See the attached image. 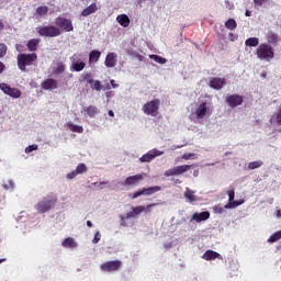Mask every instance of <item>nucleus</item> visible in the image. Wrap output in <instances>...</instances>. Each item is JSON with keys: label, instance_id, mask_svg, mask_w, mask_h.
Wrapping results in <instances>:
<instances>
[{"label": "nucleus", "instance_id": "obj_4", "mask_svg": "<svg viewBox=\"0 0 281 281\" xmlns=\"http://www.w3.org/2000/svg\"><path fill=\"white\" fill-rule=\"evenodd\" d=\"M159 106H160V100L154 99L145 103L143 105L142 111L144 112L145 115L156 117V115H158Z\"/></svg>", "mask_w": 281, "mask_h": 281}, {"label": "nucleus", "instance_id": "obj_19", "mask_svg": "<svg viewBox=\"0 0 281 281\" xmlns=\"http://www.w3.org/2000/svg\"><path fill=\"white\" fill-rule=\"evenodd\" d=\"M41 87H42L44 90H46V91H48V90H55V89H57V81H56V79H54V78H48V79H45V80L43 81V83H41Z\"/></svg>", "mask_w": 281, "mask_h": 281}, {"label": "nucleus", "instance_id": "obj_44", "mask_svg": "<svg viewBox=\"0 0 281 281\" xmlns=\"http://www.w3.org/2000/svg\"><path fill=\"white\" fill-rule=\"evenodd\" d=\"M100 238H102V235L100 234L99 231H97L94 234V238L92 240L93 245H98V243L100 241Z\"/></svg>", "mask_w": 281, "mask_h": 281}, {"label": "nucleus", "instance_id": "obj_45", "mask_svg": "<svg viewBox=\"0 0 281 281\" xmlns=\"http://www.w3.org/2000/svg\"><path fill=\"white\" fill-rule=\"evenodd\" d=\"M255 7L260 8L267 3V0H254Z\"/></svg>", "mask_w": 281, "mask_h": 281}, {"label": "nucleus", "instance_id": "obj_39", "mask_svg": "<svg viewBox=\"0 0 281 281\" xmlns=\"http://www.w3.org/2000/svg\"><path fill=\"white\" fill-rule=\"evenodd\" d=\"M226 209V205L223 206V204H216L213 206V212H215V214H223Z\"/></svg>", "mask_w": 281, "mask_h": 281}, {"label": "nucleus", "instance_id": "obj_40", "mask_svg": "<svg viewBox=\"0 0 281 281\" xmlns=\"http://www.w3.org/2000/svg\"><path fill=\"white\" fill-rule=\"evenodd\" d=\"M150 58L160 65H165L167 61V59L165 57H160L159 55H151Z\"/></svg>", "mask_w": 281, "mask_h": 281}, {"label": "nucleus", "instance_id": "obj_43", "mask_svg": "<svg viewBox=\"0 0 281 281\" xmlns=\"http://www.w3.org/2000/svg\"><path fill=\"white\" fill-rule=\"evenodd\" d=\"M38 149V146L36 144H33V145H29L26 148H25V153L30 154V153H33L35 150Z\"/></svg>", "mask_w": 281, "mask_h": 281}, {"label": "nucleus", "instance_id": "obj_7", "mask_svg": "<svg viewBox=\"0 0 281 281\" xmlns=\"http://www.w3.org/2000/svg\"><path fill=\"white\" fill-rule=\"evenodd\" d=\"M160 191H161V187H159V186L143 188V189H139L138 191L134 192L132 194V199H137V198H140L143 195L150 196V195H153L155 193H158Z\"/></svg>", "mask_w": 281, "mask_h": 281}, {"label": "nucleus", "instance_id": "obj_57", "mask_svg": "<svg viewBox=\"0 0 281 281\" xmlns=\"http://www.w3.org/2000/svg\"><path fill=\"white\" fill-rule=\"evenodd\" d=\"M246 16H251V11L247 10L246 11Z\"/></svg>", "mask_w": 281, "mask_h": 281}, {"label": "nucleus", "instance_id": "obj_23", "mask_svg": "<svg viewBox=\"0 0 281 281\" xmlns=\"http://www.w3.org/2000/svg\"><path fill=\"white\" fill-rule=\"evenodd\" d=\"M38 44H41V38H32L26 43L29 52H37Z\"/></svg>", "mask_w": 281, "mask_h": 281}, {"label": "nucleus", "instance_id": "obj_58", "mask_svg": "<svg viewBox=\"0 0 281 281\" xmlns=\"http://www.w3.org/2000/svg\"><path fill=\"white\" fill-rule=\"evenodd\" d=\"M261 77H262V78H266V77H267V71H262V72H261Z\"/></svg>", "mask_w": 281, "mask_h": 281}, {"label": "nucleus", "instance_id": "obj_51", "mask_svg": "<svg viewBox=\"0 0 281 281\" xmlns=\"http://www.w3.org/2000/svg\"><path fill=\"white\" fill-rule=\"evenodd\" d=\"M5 70V65L0 61V75L3 74Z\"/></svg>", "mask_w": 281, "mask_h": 281}, {"label": "nucleus", "instance_id": "obj_60", "mask_svg": "<svg viewBox=\"0 0 281 281\" xmlns=\"http://www.w3.org/2000/svg\"><path fill=\"white\" fill-rule=\"evenodd\" d=\"M5 260H7L5 258L0 259V265L5 262Z\"/></svg>", "mask_w": 281, "mask_h": 281}, {"label": "nucleus", "instance_id": "obj_6", "mask_svg": "<svg viewBox=\"0 0 281 281\" xmlns=\"http://www.w3.org/2000/svg\"><path fill=\"white\" fill-rule=\"evenodd\" d=\"M56 25L58 30H61L63 32H74L75 27L72 24V21L67 18L58 16L56 18Z\"/></svg>", "mask_w": 281, "mask_h": 281}, {"label": "nucleus", "instance_id": "obj_21", "mask_svg": "<svg viewBox=\"0 0 281 281\" xmlns=\"http://www.w3.org/2000/svg\"><path fill=\"white\" fill-rule=\"evenodd\" d=\"M105 67L113 68L116 66V54L115 53H108L105 57Z\"/></svg>", "mask_w": 281, "mask_h": 281}, {"label": "nucleus", "instance_id": "obj_2", "mask_svg": "<svg viewBox=\"0 0 281 281\" xmlns=\"http://www.w3.org/2000/svg\"><path fill=\"white\" fill-rule=\"evenodd\" d=\"M256 56L260 60L271 61L276 56V53L271 45L267 43H261L259 47L256 48Z\"/></svg>", "mask_w": 281, "mask_h": 281}, {"label": "nucleus", "instance_id": "obj_9", "mask_svg": "<svg viewBox=\"0 0 281 281\" xmlns=\"http://www.w3.org/2000/svg\"><path fill=\"white\" fill-rule=\"evenodd\" d=\"M143 180H144V175H142V173L133 175V176L127 177L121 183V186H123L125 188L137 187Z\"/></svg>", "mask_w": 281, "mask_h": 281}, {"label": "nucleus", "instance_id": "obj_30", "mask_svg": "<svg viewBox=\"0 0 281 281\" xmlns=\"http://www.w3.org/2000/svg\"><path fill=\"white\" fill-rule=\"evenodd\" d=\"M66 126L70 130L71 133H83L85 128L81 125H76L74 123H67Z\"/></svg>", "mask_w": 281, "mask_h": 281}, {"label": "nucleus", "instance_id": "obj_27", "mask_svg": "<svg viewBox=\"0 0 281 281\" xmlns=\"http://www.w3.org/2000/svg\"><path fill=\"white\" fill-rule=\"evenodd\" d=\"M100 56H102L101 52H99L97 49L90 50V53H89V64L98 63L99 59H100Z\"/></svg>", "mask_w": 281, "mask_h": 281}, {"label": "nucleus", "instance_id": "obj_16", "mask_svg": "<svg viewBox=\"0 0 281 281\" xmlns=\"http://www.w3.org/2000/svg\"><path fill=\"white\" fill-rule=\"evenodd\" d=\"M226 194H228V204H225V209H236L241 204V202L234 201L235 200L234 189H229L228 191H226Z\"/></svg>", "mask_w": 281, "mask_h": 281}, {"label": "nucleus", "instance_id": "obj_41", "mask_svg": "<svg viewBox=\"0 0 281 281\" xmlns=\"http://www.w3.org/2000/svg\"><path fill=\"white\" fill-rule=\"evenodd\" d=\"M75 171L78 172L79 175L87 172V165L85 164L78 165Z\"/></svg>", "mask_w": 281, "mask_h": 281}, {"label": "nucleus", "instance_id": "obj_50", "mask_svg": "<svg viewBox=\"0 0 281 281\" xmlns=\"http://www.w3.org/2000/svg\"><path fill=\"white\" fill-rule=\"evenodd\" d=\"M193 156H194V154H184V155L181 156V158L184 159V160H189Z\"/></svg>", "mask_w": 281, "mask_h": 281}, {"label": "nucleus", "instance_id": "obj_59", "mask_svg": "<svg viewBox=\"0 0 281 281\" xmlns=\"http://www.w3.org/2000/svg\"><path fill=\"white\" fill-rule=\"evenodd\" d=\"M115 80H111L112 87L115 88L117 85H114Z\"/></svg>", "mask_w": 281, "mask_h": 281}, {"label": "nucleus", "instance_id": "obj_13", "mask_svg": "<svg viewBox=\"0 0 281 281\" xmlns=\"http://www.w3.org/2000/svg\"><path fill=\"white\" fill-rule=\"evenodd\" d=\"M164 151H160L159 149H151L147 154H144L142 158H139V162L142 164H149L153 161L156 157H160L164 155Z\"/></svg>", "mask_w": 281, "mask_h": 281}, {"label": "nucleus", "instance_id": "obj_1", "mask_svg": "<svg viewBox=\"0 0 281 281\" xmlns=\"http://www.w3.org/2000/svg\"><path fill=\"white\" fill-rule=\"evenodd\" d=\"M37 58L36 53H20L18 55V67L20 71L25 72L26 67L36 66Z\"/></svg>", "mask_w": 281, "mask_h": 281}, {"label": "nucleus", "instance_id": "obj_24", "mask_svg": "<svg viewBox=\"0 0 281 281\" xmlns=\"http://www.w3.org/2000/svg\"><path fill=\"white\" fill-rule=\"evenodd\" d=\"M158 204L154 203V204H148L147 206L144 205H138V206H132V212L134 214H136V216L138 214H142L144 211L148 210V209H153L155 206H157Z\"/></svg>", "mask_w": 281, "mask_h": 281}, {"label": "nucleus", "instance_id": "obj_3", "mask_svg": "<svg viewBox=\"0 0 281 281\" xmlns=\"http://www.w3.org/2000/svg\"><path fill=\"white\" fill-rule=\"evenodd\" d=\"M57 203V198L55 195H46L37 204H35V210L40 214L47 213L52 207H54Z\"/></svg>", "mask_w": 281, "mask_h": 281}, {"label": "nucleus", "instance_id": "obj_15", "mask_svg": "<svg viewBox=\"0 0 281 281\" xmlns=\"http://www.w3.org/2000/svg\"><path fill=\"white\" fill-rule=\"evenodd\" d=\"M209 86L216 91H221L226 86V78H211Z\"/></svg>", "mask_w": 281, "mask_h": 281}, {"label": "nucleus", "instance_id": "obj_63", "mask_svg": "<svg viewBox=\"0 0 281 281\" xmlns=\"http://www.w3.org/2000/svg\"><path fill=\"white\" fill-rule=\"evenodd\" d=\"M16 49L19 50V46H16Z\"/></svg>", "mask_w": 281, "mask_h": 281}, {"label": "nucleus", "instance_id": "obj_49", "mask_svg": "<svg viewBox=\"0 0 281 281\" xmlns=\"http://www.w3.org/2000/svg\"><path fill=\"white\" fill-rule=\"evenodd\" d=\"M3 188L7 190H10V189L14 188V183L12 182V180H9L8 184H4Z\"/></svg>", "mask_w": 281, "mask_h": 281}, {"label": "nucleus", "instance_id": "obj_55", "mask_svg": "<svg viewBox=\"0 0 281 281\" xmlns=\"http://www.w3.org/2000/svg\"><path fill=\"white\" fill-rule=\"evenodd\" d=\"M87 226H88L89 228H92L93 224H92V222H91L90 220L87 221Z\"/></svg>", "mask_w": 281, "mask_h": 281}, {"label": "nucleus", "instance_id": "obj_31", "mask_svg": "<svg viewBox=\"0 0 281 281\" xmlns=\"http://www.w3.org/2000/svg\"><path fill=\"white\" fill-rule=\"evenodd\" d=\"M267 41L269 44H273V45H277L278 42H279V36L277 33H273V32H269L267 34Z\"/></svg>", "mask_w": 281, "mask_h": 281}, {"label": "nucleus", "instance_id": "obj_12", "mask_svg": "<svg viewBox=\"0 0 281 281\" xmlns=\"http://www.w3.org/2000/svg\"><path fill=\"white\" fill-rule=\"evenodd\" d=\"M120 268H122V261H105L100 266V269L103 272H116Z\"/></svg>", "mask_w": 281, "mask_h": 281}, {"label": "nucleus", "instance_id": "obj_14", "mask_svg": "<svg viewBox=\"0 0 281 281\" xmlns=\"http://www.w3.org/2000/svg\"><path fill=\"white\" fill-rule=\"evenodd\" d=\"M194 114L198 120H203L206 115H211V109L206 102H203L199 104L198 109H195Z\"/></svg>", "mask_w": 281, "mask_h": 281}, {"label": "nucleus", "instance_id": "obj_29", "mask_svg": "<svg viewBox=\"0 0 281 281\" xmlns=\"http://www.w3.org/2000/svg\"><path fill=\"white\" fill-rule=\"evenodd\" d=\"M61 245L64 248H70V249H74L77 247V244L72 237L65 238V240H63Z\"/></svg>", "mask_w": 281, "mask_h": 281}, {"label": "nucleus", "instance_id": "obj_36", "mask_svg": "<svg viewBox=\"0 0 281 281\" xmlns=\"http://www.w3.org/2000/svg\"><path fill=\"white\" fill-rule=\"evenodd\" d=\"M262 166H263V161L262 160H256V161L249 162L248 169L249 170H255V169L260 168Z\"/></svg>", "mask_w": 281, "mask_h": 281}, {"label": "nucleus", "instance_id": "obj_42", "mask_svg": "<svg viewBox=\"0 0 281 281\" xmlns=\"http://www.w3.org/2000/svg\"><path fill=\"white\" fill-rule=\"evenodd\" d=\"M8 47L4 43H0V58L7 55Z\"/></svg>", "mask_w": 281, "mask_h": 281}, {"label": "nucleus", "instance_id": "obj_10", "mask_svg": "<svg viewBox=\"0 0 281 281\" xmlns=\"http://www.w3.org/2000/svg\"><path fill=\"white\" fill-rule=\"evenodd\" d=\"M225 102L229 108L234 109V108L240 106L243 104L244 98H243V95L237 94V93L228 94L225 98Z\"/></svg>", "mask_w": 281, "mask_h": 281}, {"label": "nucleus", "instance_id": "obj_25", "mask_svg": "<svg viewBox=\"0 0 281 281\" xmlns=\"http://www.w3.org/2000/svg\"><path fill=\"white\" fill-rule=\"evenodd\" d=\"M221 255L220 252H216L215 250H206L203 255V259L206 261L220 259Z\"/></svg>", "mask_w": 281, "mask_h": 281}, {"label": "nucleus", "instance_id": "obj_20", "mask_svg": "<svg viewBox=\"0 0 281 281\" xmlns=\"http://www.w3.org/2000/svg\"><path fill=\"white\" fill-rule=\"evenodd\" d=\"M83 80H87L89 85L93 83V87H92L93 90L102 91L103 89L102 83L99 80L93 81V79L90 78V74H86V76H83Z\"/></svg>", "mask_w": 281, "mask_h": 281}, {"label": "nucleus", "instance_id": "obj_26", "mask_svg": "<svg viewBox=\"0 0 281 281\" xmlns=\"http://www.w3.org/2000/svg\"><path fill=\"white\" fill-rule=\"evenodd\" d=\"M116 21L123 27H128L131 23V20L127 14L117 15Z\"/></svg>", "mask_w": 281, "mask_h": 281}, {"label": "nucleus", "instance_id": "obj_53", "mask_svg": "<svg viewBox=\"0 0 281 281\" xmlns=\"http://www.w3.org/2000/svg\"><path fill=\"white\" fill-rule=\"evenodd\" d=\"M228 37H229V40H231L232 42L235 41V35H234V33H229V34H228Z\"/></svg>", "mask_w": 281, "mask_h": 281}, {"label": "nucleus", "instance_id": "obj_18", "mask_svg": "<svg viewBox=\"0 0 281 281\" xmlns=\"http://www.w3.org/2000/svg\"><path fill=\"white\" fill-rule=\"evenodd\" d=\"M70 61H71V66H70L71 71L80 72L85 70V68L87 67V64L85 61H76L75 57H70Z\"/></svg>", "mask_w": 281, "mask_h": 281}, {"label": "nucleus", "instance_id": "obj_17", "mask_svg": "<svg viewBox=\"0 0 281 281\" xmlns=\"http://www.w3.org/2000/svg\"><path fill=\"white\" fill-rule=\"evenodd\" d=\"M211 214L209 211H204V212H201V213H194L192 215V218H191V222H195V223H202V222H205L210 218Z\"/></svg>", "mask_w": 281, "mask_h": 281}, {"label": "nucleus", "instance_id": "obj_8", "mask_svg": "<svg viewBox=\"0 0 281 281\" xmlns=\"http://www.w3.org/2000/svg\"><path fill=\"white\" fill-rule=\"evenodd\" d=\"M192 168V165H180L178 167H175L172 169H168L165 171L164 176L167 178L173 177V176H180L184 172H188Z\"/></svg>", "mask_w": 281, "mask_h": 281}, {"label": "nucleus", "instance_id": "obj_5", "mask_svg": "<svg viewBox=\"0 0 281 281\" xmlns=\"http://www.w3.org/2000/svg\"><path fill=\"white\" fill-rule=\"evenodd\" d=\"M36 31L38 35L43 37H57L61 35L60 29L54 25L40 26L36 29Z\"/></svg>", "mask_w": 281, "mask_h": 281}, {"label": "nucleus", "instance_id": "obj_38", "mask_svg": "<svg viewBox=\"0 0 281 281\" xmlns=\"http://www.w3.org/2000/svg\"><path fill=\"white\" fill-rule=\"evenodd\" d=\"M65 71H66V65H64L63 63H58L57 67L53 72H55L56 75H61Z\"/></svg>", "mask_w": 281, "mask_h": 281}, {"label": "nucleus", "instance_id": "obj_61", "mask_svg": "<svg viewBox=\"0 0 281 281\" xmlns=\"http://www.w3.org/2000/svg\"><path fill=\"white\" fill-rule=\"evenodd\" d=\"M139 3H143L144 1H146V0H137Z\"/></svg>", "mask_w": 281, "mask_h": 281}, {"label": "nucleus", "instance_id": "obj_11", "mask_svg": "<svg viewBox=\"0 0 281 281\" xmlns=\"http://www.w3.org/2000/svg\"><path fill=\"white\" fill-rule=\"evenodd\" d=\"M0 90L10 98H21V91L18 88H11V86L8 83H0Z\"/></svg>", "mask_w": 281, "mask_h": 281}, {"label": "nucleus", "instance_id": "obj_37", "mask_svg": "<svg viewBox=\"0 0 281 281\" xmlns=\"http://www.w3.org/2000/svg\"><path fill=\"white\" fill-rule=\"evenodd\" d=\"M48 11H49L48 7H37V10H35L38 16L47 15Z\"/></svg>", "mask_w": 281, "mask_h": 281}, {"label": "nucleus", "instance_id": "obj_46", "mask_svg": "<svg viewBox=\"0 0 281 281\" xmlns=\"http://www.w3.org/2000/svg\"><path fill=\"white\" fill-rule=\"evenodd\" d=\"M78 172L77 171H71L70 173L66 175V178H68L69 180L75 179L76 177H78Z\"/></svg>", "mask_w": 281, "mask_h": 281}, {"label": "nucleus", "instance_id": "obj_56", "mask_svg": "<svg viewBox=\"0 0 281 281\" xmlns=\"http://www.w3.org/2000/svg\"><path fill=\"white\" fill-rule=\"evenodd\" d=\"M3 30H4V23L1 22V20H0V32H2Z\"/></svg>", "mask_w": 281, "mask_h": 281}, {"label": "nucleus", "instance_id": "obj_62", "mask_svg": "<svg viewBox=\"0 0 281 281\" xmlns=\"http://www.w3.org/2000/svg\"><path fill=\"white\" fill-rule=\"evenodd\" d=\"M121 221L124 222V217L123 216H121Z\"/></svg>", "mask_w": 281, "mask_h": 281}, {"label": "nucleus", "instance_id": "obj_22", "mask_svg": "<svg viewBox=\"0 0 281 281\" xmlns=\"http://www.w3.org/2000/svg\"><path fill=\"white\" fill-rule=\"evenodd\" d=\"M97 11H98V5L95 2H93L92 4H90L89 7L82 10L81 16H90L93 13H97Z\"/></svg>", "mask_w": 281, "mask_h": 281}, {"label": "nucleus", "instance_id": "obj_33", "mask_svg": "<svg viewBox=\"0 0 281 281\" xmlns=\"http://www.w3.org/2000/svg\"><path fill=\"white\" fill-rule=\"evenodd\" d=\"M238 26V23L235 21V19H229L225 22V29L228 31H235V29Z\"/></svg>", "mask_w": 281, "mask_h": 281}, {"label": "nucleus", "instance_id": "obj_35", "mask_svg": "<svg viewBox=\"0 0 281 281\" xmlns=\"http://www.w3.org/2000/svg\"><path fill=\"white\" fill-rule=\"evenodd\" d=\"M280 238H281V231H278L274 234H272L271 236H269L268 243L269 244L277 243Z\"/></svg>", "mask_w": 281, "mask_h": 281}, {"label": "nucleus", "instance_id": "obj_52", "mask_svg": "<svg viewBox=\"0 0 281 281\" xmlns=\"http://www.w3.org/2000/svg\"><path fill=\"white\" fill-rule=\"evenodd\" d=\"M106 184H109V182L102 181V182L99 183V188H100V189H103L104 186H106Z\"/></svg>", "mask_w": 281, "mask_h": 281}, {"label": "nucleus", "instance_id": "obj_47", "mask_svg": "<svg viewBox=\"0 0 281 281\" xmlns=\"http://www.w3.org/2000/svg\"><path fill=\"white\" fill-rule=\"evenodd\" d=\"M137 216L136 213H134L133 211H130L126 213L125 215V218L128 220V218H135Z\"/></svg>", "mask_w": 281, "mask_h": 281}, {"label": "nucleus", "instance_id": "obj_48", "mask_svg": "<svg viewBox=\"0 0 281 281\" xmlns=\"http://www.w3.org/2000/svg\"><path fill=\"white\" fill-rule=\"evenodd\" d=\"M277 123L279 126H281V108L278 110V113H277Z\"/></svg>", "mask_w": 281, "mask_h": 281}, {"label": "nucleus", "instance_id": "obj_28", "mask_svg": "<svg viewBox=\"0 0 281 281\" xmlns=\"http://www.w3.org/2000/svg\"><path fill=\"white\" fill-rule=\"evenodd\" d=\"M184 198L188 200L189 203H195L196 202L195 191H193L189 188L186 189Z\"/></svg>", "mask_w": 281, "mask_h": 281}, {"label": "nucleus", "instance_id": "obj_32", "mask_svg": "<svg viewBox=\"0 0 281 281\" xmlns=\"http://www.w3.org/2000/svg\"><path fill=\"white\" fill-rule=\"evenodd\" d=\"M86 112L88 114L89 117H95L98 114H99V109L94 105H89L87 109H86Z\"/></svg>", "mask_w": 281, "mask_h": 281}, {"label": "nucleus", "instance_id": "obj_34", "mask_svg": "<svg viewBox=\"0 0 281 281\" xmlns=\"http://www.w3.org/2000/svg\"><path fill=\"white\" fill-rule=\"evenodd\" d=\"M246 46H250V47L259 46V38L258 37H248L246 40Z\"/></svg>", "mask_w": 281, "mask_h": 281}, {"label": "nucleus", "instance_id": "obj_54", "mask_svg": "<svg viewBox=\"0 0 281 281\" xmlns=\"http://www.w3.org/2000/svg\"><path fill=\"white\" fill-rule=\"evenodd\" d=\"M108 115L111 117H115V113L112 110H109Z\"/></svg>", "mask_w": 281, "mask_h": 281}]
</instances>
